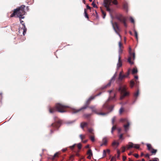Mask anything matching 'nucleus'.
<instances>
[{
    "mask_svg": "<svg viewBox=\"0 0 161 161\" xmlns=\"http://www.w3.org/2000/svg\"><path fill=\"white\" fill-rule=\"evenodd\" d=\"M125 147H122V152L123 153L125 152Z\"/></svg>",
    "mask_w": 161,
    "mask_h": 161,
    "instance_id": "51",
    "label": "nucleus"
},
{
    "mask_svg": "<svg viewBox=\"0 0 161 161\" xmlns=\"http://www.w3.org/2000/svg\"><path fill=\"white\" fill-rule=\"evenodd\" d=\"M116 18L117 19L124 24L125 27H127V25L126 23L127 19L126 17L123 16L121 14H119L116 16Z\"/></svg>",
    "mask_w": 161,
    "mask_h": 161,
    "instance_id": "6",
    "label": "nucleus"
},
{
    "mask_svg": "<svg viewBox=\"0 0 161 161\" xmlns=\"http://www.w3.org/2000/svg\"><path fill=\"white\" fill-rule=\"evenodd\" d=\"M133 155L136 158H138L139 157V155L137 154H134Z\"/></svg>",
    "mask_w": 161,
    "mask_h": 161,
    "instance_id": "52",
    "label": "nucleus"
},
{
    "mask_svg": "<svg viewBox=\"0 0 161 161\" xmlns=\"http://www.w3.org/2000/svg\"><path fill=\"white\" fill-rule=\"evenodd\" d=\"M114 107V106L113 105H111L110 106H109L108 104L107 103H105L103 106V109L104 110L106 109H109L110 110H113Z\"/></svg>",
    "mask_w": 161,
    "mask_h": 161,
    "instance_id": "11",
    "label": "nucleus"
},
{
    "mask_svg": "<svg viewBox=\"0 0 161 161\" xmlns=\"http://www.w3.org/2000/svg\"><path fill=\"white\" fill-rule=\"evenodd\" d=\"M90 109H92V111L93 112H94L96 113H97V114L100 115H105L106 114L104 113H97V110L95 108V106H90L89 107Z\"/></svg>",
    "mask_w": 161,
    "mask_h": 161,
    "instance_id": "12",
    "label": "nucleus"
},
{
    "mask_svg": "<svg viewBox=\"0 0 161 161\" xmlns=\"http://www.w3.org/2000/svg\"><path fill=\"white\" fill-rule=\"evenodd\" d=\"M119 139L123 140L124 139V138L123 137V134H121L119 136Z\"/></svg>",
    "mask_w": 161,
    "mask_h": 161,
    "instance_id": "45",
    "label": "nucleus"
},
{
    "mask_svg": "<svg viewBox=\"0 0 161 161\" xmlns=\"http://www.w3.org/2000/svg\"><path fill=\"white\" fill-rule=\"evenodd\" d=\"M130 21L131 22H132V23H134V19L131 17H130Z\"/></svg>",
    "mask_w": 161,
    "mask_h": 161,
    "instance_id": "48",
    "label": "nucleus"
},
{
    "mask_svg": "<svg viewBox=\"0 0 161 161\" xmlns=\"http://www.w3.org/2000/svg\"><path fill=\"white\" fill-rule=\"evenodd\" d=\"M95 98V97L91 96L86 101L85 105L79 109L71 108L70 109V112L73 114H76L80 111H83L86 109L88 106L91 101Z\"/></svg>",
    "mask_w": 161,
    "mask_h": 161,
    "instance_id": "3",
    "label": "nucleus"
},
{
    "mask_svg": "<svg viewBox=\"0 0 161 161\" xmlns=\"http://www.w3.org/2000/svg\"><path fill=\"white\" fill-rule=\"evenodd\" d=\"M74 158V156H73V155H71V156L70 157V159H72V158Z\"/></svg>",
    "mask_w": 161,
    "mask_h": 161,
    "instance_id": "63",
    "label": "nucleus"
},
{
    "mask_svg": "<svg viewBox=\"0 0 161 161\" xmlns=\"http://www.w3.org/2000/svg\"><path fill=\"white\" fill-rule=\"evenodd\" d=\"M135 81L136 83H135L133 80H131L130 81V87L133 88L135 85L136 86H138L139 82L137 80H136Z\"/></svg>",
    "mask_w": 161,
    "mask_h": 161,
    "instance_id": "14",
    "label": "nucleus"
},
{
    "mask_svg": "<svg viewBox=\"0 0 161 161\" xmlns=\"http://www.w3.org/2000/svg\"><path fill=\"white\" fill-rule=\"evenodd\" d=\"M130 74V70H129L127 72L125 75L126 77H127L129 76Z\"/></svg>",
    "mask_w": 161,
    "mask_h": 161,
    "instance_id": "41",
    "label": "nucleus"
},
{
    "mask_svg": "<svg viewBox=\"0 0 161 161\" xmlns=\"http://www.w3.org/2000/svg\"><path fill=\"white\" fill-rule=\"evenodd\" d=\"M54 130L51 129L50 130V134H52V133H53L54 132Z\"/></svg>",
    "mask_w": 161,
    "mask_h": 161,
    "instance_id": "53",
    "label": "nucleus"
},
{
    "mask_svg": "<svg viewBox=\"0 0 161 161\" xmlns=\"http://www.w3.org/2000/svg\"><path fill=\"white\" fill-rule=\"evenodd\" d=\"M113 91L112 90L108 91V92L110 94V96L109 97L108 100H114L115 97L116 93L114 92L113 93Z\"/></svg>",
    "mask_w": 161,
    "mask_h": 161,
    "instance_id": "13",
    "label": "nucleus"
},
{
    "mask_svg": "<svg viewBox=\"0 0 161 161\" xmlns=\"http://www.w3.org/2000/svg\"><path fill=\"white\" fill-rule=\"evenodd\" d=\"M88 131L90 133L89 135H93L95 134L94 132V130L92 128H89L88 129Z\"/></svg>",
    "mask_w": 161,
    "mask_h": 161,
    "instance_id": "20",
    "label": "nucleus"
},
{
    "mask_svg": "<svg viewBox=\"0 0 161 161\" xmlns=\"http://www.w3.org/2000/svg\"><path fill=\"white\" fill-rule=\"evenodd\" d=\"M126 156H123V160L124 161H125L126 159Z\"/></svg>",
    "mask_w": 161,
    "mask_h": 161,
    "instance_id": "57",
    "label": "nucleus"
},
{
    "mask_svg": "<svg viewBox=\"0 0 161 161\" xmlns=\"http://www.w3.org/2000/svg\"><path fill=\"white\" fill-rule=\"evenodd\" d=\"M139 94V91L138 90H137V91L136 92L134 93V96L136 98L138 96Z\"/></svg>",
    "mask_w": 161,
    "mask_h": 161,
    "instance_id": "33",
    "label": "nucleus"
},
{
    "mask_svg": "<svg viewBox=\"0 0 161 161\" xmlns=\"http://www.w3.org/2000/svg\"><path fill=\"white\" fill-rule=\"evenodd\" d=\"M88 124L86 122H82L80 123V126L82 129H84L85 127H86L87 126Z\"/></svg>",
    "mask_w": 161,
    "mask_h": 161,
    "instance_id": "19",
    "label": "nucleus"
},
{
    "mask_svg": "<svg viewBox=\"0 0 161 161\" xmlns=\"http://www.w3.org/2000/svg\"><path fill=\"white\" fill-rule=\"evenodd\" d=\"M133 147L136 149H138L139 148V146L138 145H135L134 144Z\"/></svg>",
    "mask_w": 161,
    "mask_h": 161,
    "instance_id": "43",
    "label": "nucleus"
},
{
    "mask_svg": "<svg viewBox=\"0 0 161 161\" xmlns=\"http://www.w3.org/2000/svg\"><path fill=\"white\" fill-rule=\"evenodd\" d=\"M116 161V158L115 157H113L111 160H110V161Z\"/></svg>",
    "mask_w": 161,
    "mask_h": 161,
    "instance_id": "46",
    "label": "nucleus"
},
{
    "mask_svg": "<svg viewBox=\"0 0 161 161\" xmlns=\"http://www.w3.org/2000/svg\"><path fill=\"white\" fill-rule=\"evenodd\" d=\"M128 121L127 119L126 118L125 119H121L120 120V122H126L127 123V122Z\"/></svg>",
    "mask_w": 161,
    "mask_h": 161,
    "instance_id": "28",
    "label": "nucleus"
},
{
    "mask_svg": "<svg viewBox=\"0 0 161 161\" xmlns=\"http://www.w3.org/2000/svg\"><path fill=\"white\" fill-rule=\"evenodd\" d=\"M124 109L123 108H121L119 111V113L120 114H121L123 111Z\"/></svg>",
    "mask_w": 161,
    "mask_h": 161,
    "instance_id": "47",
    "label": "nucleus"
},
{
    "mask_svg": "<svg viewBox=\"0 0 161 161\" xmlns=\"http://www.w3.org/2000/svg\"><path fill=\"white\" fill-rule=\"evenodd\" d=\"M119 48H123V46L121 42H119Z\"/></svg>",
    "mask_w": 161,
    "mask_h": 161,
    "instance_id": "36",
    "label": "nucleus"
},
{
    "mask_svg": "<svg viewBox=\"0 0 161 161\" xmlns=\"http://www.w3.org/2000/svg\"><path fill=\"white\" fill-rule=\"evenodd\" d=\"M91 115H92V114H84L83 115V117H84L85 118H86V119H88V118H90V117H91Z\"/></svg>",
    "mask_w": 161,
    "mask_h": 161,
    "instance_id": "24",
    "label": "nucleus"
},
{
    "mask_svg": "<svg viewBox=\"0 0 161 161\" xmlns=\"http://www.w3.org/2000/svg\"><path fill=\"white\" fill-rule=\"evenodd\" d=\"M158 158H156L153 160H150L149 161H158Z\"/></svg>",
    "mask_w": 161,
    "mask_h": 161,
    "instance_id": "50",
    "label": "nucleus"
},
{
    "mask_svg": "<svg viewBox=\"0 0 161 161\" xmlns=\"http://www.w3.org/2000/svg\"><path fill=\"white\" fill-rule=\"evenodd\" d=\"M145 157L146 158H149V154L147 153L145 155Z\"/></svg>",
    "mask_w": 161,
    "mask_h": 161,
    "instance_id": "54",
    "label": "nucleus"
},
{
    "mask_svg": "<svg viewBox=\"0 0 161 161\" xmlns=\"http://www.w3.org/2000/svg\"><path fill=\"white\" fill-rule=\"evenodd\" d=\"M108 142V140L107 138H104L103 139V143L101 145V146H102L103 145H106Z\"/></svg>",
    "mask_w": 161,
    "mask_h": 161,
    "instance_id": "22",
    "label": "nucleus"
},
{
    "mask_svg": "<svg viewBox=\"0 0 161 161\" xmlns=\"http://www.w3.org/2000/svg\"><path fill=\"white\" fill-rule=\"evenodd\" d=\"M134 78L135 79H138V77L137 76V75H135L134 77Z\"/></svg>",
    "mask_w": 161,
    "mask_h": 161,
    "instance_id": "64",
    "label": "nucleus"
},
{
    "mask_svg": "<svg viewBox=\"0 0 161 161\" xmlns=\"http://www.w3.org/2000/svg\"><path fill=\"white\" fill-rule=\"evenodd\" d=\"M77 146L79 149H80L81 147V144L80 143H79L78 144Z\"/></svg>",
    "mask_w": 161,
    "mask_h": 161,
    "instance_id": "44",
    "label": "nucleus"
},
{
    "mask_svg": "<svg viewBox=\"0 0 161 161\" xmlns=\"http://www.w3.org/2000/svg\"><path fill=\"white\" fill-rule=\"evenodd\" d=\"M60 154V153L57 152L55 153L53 156H51L49 158L50 159L53 161H57L59 158Z\"/></svg>",
    "mask_w": 161,
    "mask_h": 161,
    "instance_id": "10",
    "label": "nucleus"
},
{
    "mask_svg": "<svg viewBox=\"0 0 161 161\" xmlns=\"http://www.w3.org/2000/svg\"><path fill=\"white\" fill-rule=\"evenodd\" d=\"M106 150H104L103 151V157H105L106 156Z\"/></svg>",
    "mask_w": 161,
    "mask_h": 161,
    "instance_id": "49",
    "label": "nucleus"
},
{
    "mask_svg": "<svg viewBox=\"0 0 161 161\" xmlns=\"http://www.w3.org/2000/svg\"><path fill=\"white\" fill-rule=\"evenodd\" d=\"M87 10L86 9H84V13H85V17L87 18V19H88L89 18V17H88V15L87 13Z\"/></svg>",
    "mask_w": 161,
    "mask_h": 161,
    "instance_id": "34",
    "label": "nucleus"
},
{
    "mask_svg": "<svg viewBox=\"0 0 161 161\" xmlns=\"http://www.w3.org/2000/svg\"><path fill=\"white\" fill-rule=\"evenodd\" d=\"M122 65V63L121 60V57L120 55L119 56L118 62L117 64V66L118 68L121 67Z\"/></svg>",
    "mask_w": 161,
    "mask_h": 161,
    "instance_id": "17",
    "label": "nucleus"
},
{
    "mask_svg": "<svg viewBox=\"0 0 161 161\" xmlns=\"http://www.w3.org/2000/svg\"><path fill=\"white\" fill-rule=\"evenodd\" d=\"M134 144L132 143H130V144L127 146V149H129L130 148L133 147Z\"/></svg>",
    "mask_w": 161,
    "mask_h": 161,
    "instance_id": "30",
    "label": "nucleus"
},
{
    "mask_svg": "<svg viewBox=\"0 0 161 161\" xmlns=\"http://www.w3.org/2000/svg\"><path fill=\"white\" fill-rule=\"evenodd\" d=\"M92 5L93 6V7H97V6L96 4L93 2L92 3Z\"/></svg>",
    "mask_w": 161,
    "mask_h": 161,
    "instance_id": "56",
    "label": "nucleus"
},
{
    "mask_svg": "<svg viewBox=\"0 0 161 161\" xmlns=\"http://www.w3.org/2000/svg\"><path fill=\"white\" fill-rule=\"evenodd\" d=\"M123 48H119V55H120V54L122 53L123 52Z\"/></svg>",
    "mask_w": 161,
    "mask_h": 161,
    "instance_id": "38",
    "label": "nucleus"
},
{
    "mask_svg": "<svg viewBox=\"0 0 161 161\" xmlns=\"http://www.w3.org/2000/svg\"><path fill=\"white\" fill-rule=\"evenodd\" d=\"M61 123V121L60 120H59L55 122L52 123L51 125L48 126V127H52L53 129H57L58 130Z\"/></svg>",
    "mask_w": 161,
    "mask_h": 161,
    "instance_id": "7",
    "label": "nucleus"
},
{
    "mask_svg": "<svg viewBox=\"0 0 161 161\" xmlns=\"http://www.w3.org/2000/svg\"><path fill=\"white\" fill-rule=\"evenodd\" d=\"M116 128V125H113V126L112 127V130H111V133H113L114 131L115 130Z\"/></svg>",
    "mask_w": 161,
    "mask_h": 161,
    "instance_id": "37",
    "label": "nucleus"
},
{
    "mask_svg": "<svg viewBox=\"0 0 161 161\" xmlns=\"http://www.w3.org/2000/svg\"><path fill=\"white\" fill-rule=\"evenodd\" d=\"M115 78V75H114L113 76V77L112 78V79L110 80L109 83L107 85L105 86H104L103 88H107V87L110 86L111 85V82H112V81L113 80L114 81V80Z\"/></svg>",
    "mask_w": 161,
    "mask_h": 161,
    "instance_id": "15",
    "label": "nucleus"
},
{
    "mask_svg": "<svg viewBox=\"0 0 161 161\" xmlns=\"http://www.w3.org/2000/svg\"><path fill=\"white\" fill-rule=\"evenodd\" d=\"M25 7V6L24 5H22L16 9H14L13 13L10 16V17H15L19 18L20 23L23 26V27L19 29V32L20 33V31H23V34L24 36L26 33L27 29L24 23V21L21 20V19L24 18L23 15L25 13L24 9Z\"/></svg>",
    "mask_w": 161,
    "mask_h": 161,
    "instance_id": "1",
    "label": "nucleus"
},
{
    "mask_svg": "<svg viewBox=\"0 0 161 161\" xmlns=\"http://www.w3.org/2000/svg\"><path fill=\"white\" fill-rule=\"evenodd\" d=\"M86 8H87V9H91V7L89 6L88 5H87L86 6Z\"/></svg>",
    "mask_w": 161,
    "mask_h": 161,
    "instance_id": "59",
    "label": "nucleus"
},
{
    "mask_svg": "<svg viewBox=\"0 0 161 161\" xmlns=\"http://www.w3.org/2000/svg\"><path fill=\"white\" fill-rule=\"evenodd\" d=\"M112 3L114 5H117L118 2L117 0H114L113 2Z\"/></svg>",
    "mask_w": 161,
    "mask_h": 161,
    "instance_id": "40",
    "label": "nucleus"
},
{
    "mask_svg": "<svg viewBox=\"0 0 161 161\" xmlns=\"http://www.w3.org/2000/svg\"><path fill=\"white\" fill-rule=\"evenodd\" d=\"M87 154L88 155V156L87 157V158L89 159H91V158L92 156V153L91 149H89L87 152Z\"/></svg>",
    "mask_w": 161,
    "mask_h": 161,
    "instance_id": "18",
    "label": "nucleus"
},
{
    "mask_svg": "<svg viewBox=\"0 0 161 161\" xmlns=\"http://www.w3.org/2000/svg\"><path fill=\"white\" fill-rule=\"evenodd\" d=\"M129 55L128 59V62L131 65L134 64L133 61L135 60V54L134 52H132V49L130 47H129L128 50Z\"/></svg>",
    "mask_w": 161,
    "mask_h": 161,
    "instance_id": "4",
    "label": "nucleus"
},
{
    "mask_svg": "<svg viewBox=\"0 0 161 161\" xmlns=\"http://www.w3.org/2000/svg\"><path fill=\"white\" fill-rule=\"evenodd\" d=\"M112 24L113 26V27L116 33L121 38V36L119 34V32L120 31V30L118 26V25L117 23L115 22L114 23H113L112 21H111Z\"/></svg>",
    "mask_w": 161,
    "mask_h": 161,
    "instance_id": "8",
    "label": "nucleus"
},
{
    "mask_svg": "<svg viewBox=\"0 0 161 161\" xmlns=\"http://www.w3.org/2000/svg\"><path fill=\"white\" fill-rule=\"evenodd\" d=\"M101 12L103 15V19H104L106 15V13L104 12L102 9H101Z\"/></svg>",
    "mask_w": 161,
    "mask_h": 161,
    "instance_id": "32",
    "label": "nucleus"
},
{
    "mask_svg": "<svg viewBox=\"0 0 161 161\" xmlns=\"http://www.w3.org/2000/svg\"><path fill=\"white\" fill-rule=\"evenodd\" d=\"M95 134L93 135H89V137L90 140L92 142L95 141Z\"/></svg>",
    "mask_w": 161,
    "mask_h": 161,
    "instance_id": "23",
    "label": "nucleus"
},
{
    "mask_svg": "<svg viewBox=\"0 0 161 161\" xmlns=\"http://www.w3.org/2000/svg\"><path fill=\"white\" fill-rule=\"evenodd\" d=\"M67 150V149L66 148H64V149H63L62 150V151L63 152H65Z\"/></svg>",
    "mask_w": 161,
    "mask_h": 161,
    "instance_id": "61",
    "label": "nucleus"
},
{
    "mask_svg": "<svg viewBox=\"0 0 161 161\" xmlns=\"http://www.w3.org/2000/svg\"><path fill=\"white\" fill-rule=\"evenodd\" d=\"M119 143L118 142H116V141L112 143V145L113 146L117 145L118 146L119 145Z\"/></svg>",
    "mask_w": 161,
    "mask_h": 161,
    "instance_id": "35",
    "label": "nucleus"
},
{
    "mask_svg": "<svg viewBox=\"0 0 161 161\" xmlns=\"http://www.w3.org/2000/svg\"><path fill=\"white\" fill-rule=\"evenodd\" d=\"M106 153L107 152L108 153H109L110 152V150L109 149H108L106 150Z\"/></svg>",
    "mask_w": 161,
    "mask_h": 161,
    "instance_id": "62",
    "label": "nucleus"
},
{
    "mask_svg": "<svg viewBox=\"0 0 161 161\" xmlns=\"http://www.w3.org/2000/svg\"><path fill=\"white\" fill-rule=\"evenodd\" d=\"M112 0H104V6L106 8L107 11L110 12L111 11L109 6L111 5Z\"/></svg>",
    "mask_w": 161,
    "mask_h": 161,
    "instance_id": "9",
    "label": "nucleus"
},
{
    "mask_svg": "<svg viewBox=\"0 0 161 161\" xmlns=\"http://www.w3.org/2000/svg\"><path fill=\"white\" fill-rule=\"evenodd\" d=\"M69 108V106L61 103H57L53 107H49V111L50 113H53L58 111L60 113H64L66 112L65 109Z\"/></svg>",
    "mask_w": 161,
    "mask_h": 161,
    "instance_id": "2",
    "label": "nucleus"
},
{
    "mask_svg": "<svg viewBox=\"0 0 161 161\" xmlns=\"http://www.w3.org/2000/svg\"><path fill=\"white\" fill-rule=\"evenodd\" d=\"M135 36L137 40V33L136 31H134Z\"/></svg>",
    "mask_w": 161,
    "mask_h": 161,
    "instance_id": "42",
    "label": "nucleus"
},
{
    "mask_svg": "<svg viewBox=\"0 0 161 161\" xmlns=\"http://www.w3.org/2000/svg\"><path fill=\"white\" fill-rule=\"evenodd\" d=\"M75 146V145H73L70 146V147L71 150H73V149L74 148Z\"/></svg>",
    "mask_w": 161,
    "mask_h": 161,
    "instance_id": "55",
    "label": "nucleus"
},
{
    "mask_svg": "<svg viewBox=\"0 0 161 161\" xmlns=\"http://www.w3.org/2000/svg\"><path fill=\"white\" fill-rule=\"evenodd\" d=\"M125 78H126V77L125 75H121L120 74H119L118 78V80L120 81H121Z\"/></svg>",
    "mask_w": 161,
    "mask_h": 161,
    "instance_id": "21",
    "label": "nucleus"
},
{
    "mask_svg": "<svg viewBox=\"0 0 161 161\" xmlns=\"http://www.w3.org/2000/svg\"><path fill=\"white\" fill-rule=\"evenodd\" d=\"M88 141L87 140H82V142L84 143H86Z\"/></svg>",
    "mask_w": 161,
    "mask_h": 161,
    "instance_id": "58",
    "label": "nucleus"
},
{
    "mask_svg": "<svg viewBox=\"0 0 161 161\" xmlns=\"http://www.w3.org/2000/svg\"><path fill=\"white\" fill-rule=\"evenodd\" d=\"M123 8L125 10L127 11L128 9V4L127 3H125L123 4Z\"/></svg>",
    "mask_w": 161,
    "mask_h": 161,
    "instance_id": "26",
    "label": "nucleus"
},
{
    "mask_svg": "<svg viewBox=\"0 0 161 161\" xmlns=\"http://www.w3.org/2000/svg\"><path fill=\"white\" fill-rule=\"evenodd\" d=\"M147 149L150 151L153 148L152 147V146L150 144H147Z\"/></svg>",
    "mask_w": 161,
    "mask_h": 161,
    "instance_id": "29",
    "label": "nucleus"
},
{
    "mask_svg": "<svg viewBox=\"0 0 161 161\" xmlns=\"http://www.w3.org/2000/svg\"><path fill=\"white\" fill-rule=\"evenodd\" d=\"M138 72L137 69L136 68H134L132 70V74H135Z\"/></svg>",
    "mask_w": 161,
    "mask_h": 161,
    "instance_id": "27",
    "label": "nucleus"
},
{
    "mask_svg": "<svg viewBox=\"0 0 161 161\" xmlns=\"http://www.w3.org/2000/svg\"><path fill=\"white\" fill-rule=\"evenodd\" d=\"M115 119H116L115 117H114L112 119V122L113 125H114V124L115 121Z\"/></svg>",
    "mask_w": 161,
    "mask_h": 161,
    "instance_id": "39",
    "label": "nucleus"
},
{
    "mask_svg": "<svg viewBox=\"0 0 161 161\" xmlns=\"http://www.w3.org/2000/svg\"><path fill=\"white\" fill-rule=\"evenodd\" d=\"M130 125V123L129 121L127 122L126 124L124 125L123 127L125 132H127L128 130Z\"/></svg>",
    "mask_w": 161,
    "mask_h": 161,
    "instance_id": "16",
    "label": "nucleus"
},
{
    "mask_svg": "<svg viewBox=\"0 0 161 161\" xmlns=\"http://www.w3.org/2000/svg\"><path fill=\"white\" fill-rule=\"evenodd\" d=\"M79 136L81 140V141H82L83 139H85L86 138V135H84L80 134V135Z\"/></svg>",
    "mask_w": 161,
    "mask_h": 161,
    "instance_id": "31",
    "label": "nucleus"
},
{
    "mask_svg": "<svg viewBox=\"0 0 161 161\" xmlns=\"http://www.w3.org/2000/svg\"><path fill=\"white\" fill-rule=\"evenodd\" d=\"M101 92H100L98 94H97V95H96L95 96H93V97H95L96 96H97L100 95L101 94Z\"/></svg>",
    "mask_w": 161,
    "mask_h": 161,
    "instance_id": "60",
    "label": "nucleus"
},
{
    "mask_svg": "<svg viewBox=\"0 0 161 161\" xmlns=\"http://www.w3.org/2000/svg\"><path fill=\"white\" fill-rule=\"evenodd\" d=\"M157 150L156 149H154L153 148L150 151L151 153L153 155H155L156 154V153L157 152Z\"/></svg>",
    "mask_w": 161,
    "mask_h": 161,
    "instance_id": "25",
    "label": "nucleus"
},
{
    "mask_svg": "<svg viewBox=\"0 0 161 161\" xmlns=\"http://www.w3.org/2000/svg\"><path fill=\"white\" fill-rule=\"evenodd\" d=\"M126 87L125 86H120L119 88V91L120 92L121 95L120 99H123L125 96L129 95V93L126 91Z\"/></svg>",
    "mask_w": 161,
    "mask_h": 161,
    "instance_id": "5",
    "label": "nucleus"
}]
</instances>
